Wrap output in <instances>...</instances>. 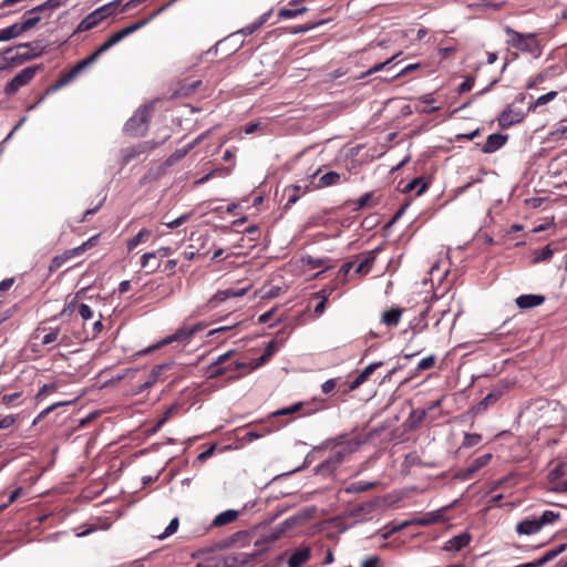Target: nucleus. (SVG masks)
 Returning <instances> with one entry per match:
<instances>
[{"mask_svg":"<svg viewBox=\"0 0 567 567\" xmlns=\"http://www.w3.org/2000/svg\"><path fill=\"white\" fill-rule=\"evenodd\" d=\"M200 84H202V82L199 80L193 81L189 83L187 81L181 82L179 89L175 91L174 95L188 96V95L193 94Z\"/></svg>","mask_w":567,"mask_h":567,"instance_id":"obj_34","label":"nucleus"},{"mask_svg":"<svg viewBox=\"0 0 567 567\" xmlns=\"http://www.w3.org/2000/svg\"><path fill=\"white\" fill-rule=\"evenodd\" d=\"M402 52H398L395 53L394 55H392L390 59L385 60L384 62H380V63H377L375 65H373L372 68H370L368 71L363 72L359 79H364L371 74H374L381 70H383L386 65L391 64L392 62H394L400 55H401Z\"/></svg>","mask_w":567,"mask_h":567,"instance_id":"obj_35","label":"nucleus"},{"mask_svg":"<svg viewBox=\"0 0 567 567\" xmlns=\"http://www.w3.org/2000/svg\"><path fill=\"white\" fill-rule=\"evenodd\" d=\"M190 217V214H185V215H182L179 216L178 218L172 220V221H167L165 223V225L171 228V229H174V228H177L179 227L181 225H183L185 221H187Z\"/></svg>","mask_w":567,"mask_h":567,"instance_id":"obj_64","label":"nucleus"},{"mask_svg":"<svg viewBox=\"0 0 567 567\" xmlns=\"http://www.w3.org/2000/svg\"><path fill=\"white\" fill-rule=\"evenodd\" d=\"M383 365V362L382 361H378V362H373L371 364H369L368 367H365L358 375L357 378L362 382H367L369 380V378L371 377V374L380 367Z\"/></svg>","mask_w":567,"mask_h":567,"instance_id":"obj_39","label":"nucleus"},{"mask_svg":"<svg viewBox=\"0 0 567 567\" xmlns=\"http://www.w3.org/2000/svg\"><path fill=\"white\" fill-rule=\"evenodd\" d=\"M59 334H60V329L59 328H55V329H51L48 333H45L42 338V344L43 346H47V344H51L53 342H55L59 338Z\"/></svg>","mask_w":567,"mask_h":567,"instance_id":"obj_54","label":"nucleus"},{"mask_svg":"<svg viewBox=\"0 0 567 567\" xmlns=\"http://www.w3.org/2000/svg\"><path fill=\"white\" fill-rule=\"evenodd\" d=\"M156 258V252H146L141 258V265L143 268L150 267V272H154L159 268V264L151 265V259Z\"/></svg>","mask_w":567,"mask_h":567,"instance_id":"obj_46","label":"nucleus"},{"mask_svg":"<svg viewBox=\"0 0 567 567\" xmlns=\"http://www.w3.org/2000/svg\"><path fill=\"white\" fill-rule=\"evenodd\" d=\"M507 142V135L499 133L491 134L486 143L481 147V151L485 154H491L499 150Z\"/></svg>","mask_w":567,"mask_h":567,"instance_id":"obj_17","label":"nucleus"},{"mask_svg":"<svg viewBox=\"0 0 567 567\" xmlns=\"http://www.w3.org/2000/svg\"><path fill=\"white\" fill-rule=\"evenodd\" d=\"M175 0H172L171 2L164 4L157 11L153 12L150 17L140 20L135 23H132L117 32H114L111 34L92 54H90L87 58L79 61L72 69H70L66 72H63L59 80L50 85L45 90V94L54 93L55 91L62 89L63 86L71 83L83 70H85L89 65L93 64L99 56L110 50L112 47L117 44L120 41L132 34L133 32L140 30L144 25H146L152 19H154L158 13L164 11L167 7H169Z\"/></svg>","mask_w":567,"mask_h":567,"instance_id":"obj_1","label":"nucleus"},{"mask_svg":"<svg viewBox=\"0 0 567 567\" xmlns=\"http://www.w3.org/2000/svg\"><path fill=\"white\" fill-rule=\"evenodd\" d=\"M475 79L473 76H466L465 80L458 85L457 93L463 94L472 90Z\"/></svg>","mask_w":567,"mask_h":567,"instance_id":"obj_57","label":"nucleus"},{"mask_svg":"<svg viewBox=\"0 0 567 567\" xmlns=\"http://www.w3.org/2000/svg\"><path fill=\"white\" fill-rule=\"evenodd\" d=\"M96 240H97V236H93V237L89 238L86 241H84L82 245L73 248L72 252L75 255V257L80 256L85 250L92 248L95 245Z\"/></svg>","mask_w":567,"mask_h":567,"instance_id":"obj_49","label":"nucleus"},{"mask_svg":"<svg viewBox=\"0 0 567 567\" xmlns=\"http://www.w3.org/2000/svg\"><path fill=\"white\" fill-rule=\"evenodd\" d=\"M515 530L519 535H534L540 532L542 528L537 518H525L516 525Z\"/></svg>","mask_w":567,"mask_h":567,"instance_id":"obj_19","label":"nucleus"},{"mask_svg":"<svg viewBox=\"0 0 567 567\" xmlns=\"http://www.w3.org/2000/svg\"><path fill=\"white\" fill-rule=\"evenodd\" d=\"M491 460H492V454L487 453V454L481 455V456L476 457L475 460H473L471 465L477 472L482 467L486 466Z\"/></svg>","mask_w":567,"mask_h":567,"instance_id":"obj_53","label":"nucleus"},{"mask_svg":"<svg viewBox=\"0 0 567 567\" xmlns=\"http://www.w3.org/2000/svg\"><path fill=\"white\" fill-rule=\"evenodd\" d=\"M262 550H265V549L261 548L251 554H240L239 555L240 559L237 556H228L225 558V560L223 563H220V561L213 563L212 560L207 559V560L198 563L196 565V567H235L237 565H246L251 559L256 558Z\"/></svg>","mask_w":567,"mask_h":567,"instance_id":"obj_12","label":"nucleus"},{"mask_svg":"<svg viewBox=\"0 0 567 567\" xmlns=\"http://www.w3.org/2000/svg\"><path fill=\"white\" fill-rule=\"evenodd\" d=\"M504 32L508 35L506 43L522 52L533 53L538 49L536 33H520L509 25L504 27Z\"/></svg>","mask_w":567,"mask_h":567,"instance_id":"obj_4","label":"nucleus"},{"mask_svg":"<svg viewBox=\"0 0 567 567\" xmlns=\"http://www.w3.org/2000/svg\"><path fill=\"white\" fill-rule=\"evenodd\" d=\"M349 453L350 451L346 446H339L332 450L330 455L316 467V474L322 476L331 475Z\"/></svg>","mask_w":567,"mask_h":567,"instance_id":"obj_7","label":"nucleus"},{"mask_svg":"<svg viewBox=\"0 0 567 567\" xmlns=\"http://www.w3.org/2000/svg\"><path fill=\"white\" fill-rule=\"evenodd\" d=\"M152 107L142 106L133 114L131 118L124 125V131L131 136H143L146 134L148 128V121L151 117Z\"/></svg>","mask_w":567,"mask_h":567,"instance_id":"obj_5","label":"nucleus"},{"mask_svg":"<svg viewBox=\"0 0 567 567\" xmlns=\"http://www.w3.org/2000/svg\"><path fill=\"white\" fill-rule=\"evenodd\" d=\"M380 250H381V247H378L373 250L365 252L363 259L360 261V264L355 268V274H358V275L369 274L372 268L373 262L375 261L377 254Z\"/></svg>","mask_w":567,"mask_h":567,"instance_id":"obj_20","label":"nucleus"},{"mask_svg":"<svg viewBox=\"0 0 567 567\" xmlns=\"http://www.w3.org/2000/svg\"><path fill=\"white\" fill-rule=\"evenodd\" d=\"M471 539L472 537L468 533H461L445 542L443 549L446 551H458L466 547L470 544Z\"/></svg>","mask_w":567,"mask_h":567,"instance_id":"obj_16","label":"nucleus"},{"mask_svg":"<svg viewBox=\"0 0 567 567\" xmlns=\"http://www.w3.org/2000/svg\"><path fill=\"white\" fill-rule=\"evenodd\" d=\"M96 240H97V236H93V237L89 238L86 241H84L82 245L73 248L72 252L75 255V257L80 256L85 250L92 248L95 245Z\"/></svg>","mask_w":567,"mask_h":567,"instance_id":"obj_50","label":"nucleus"},{"mask_svg":"<svg viewBox=\"0 0 567 567\" xmlns=\"http://www.w3.org/2000/svg\"><path fill=\"white\" fill-rule=\"evenodd\" d=\"M200 329V327L198 324H195L190 328H181L178 330H176L175 333H173L172 336H168L166 337L165 339L161 340L158 343L152 346V347H148L144 350H142L140 353L141 354H147L154 350H157L164 346H167V344H171L172 342H186L188 341L198 330Z\"/></svg>","mask_w":567,"mask_h":567,"instance_id":"obj_10","label":"nucleus"},{"mask_svg":"<svg viewBox=\"0 0 567 567\" xmlns=\"http://www.w3.org/2000/svg\"><path fill=\"white\" fill-rule=\"evenodd\" d=\"M244 45V40H238L235 38L234 40L229 41L227 44L223 45L219 50L226 55H230L235 52H237L240 48Z\"/></svg>","mask_w":567,"mask_h":567,"instance_id":"obj_41","label":"nucleus"},{"mask_svg":"<svg viewBox=\"0 0 567 567\" xmlns=\"http://www.w3.org/2000/svg\"><path fill=\"white\" fill-rule=\"evenodd\" d=\"M65 2L66 0H47L41 3V7L47 12V17L50 18L51 12L65 4Z\"/></svg>","mask_w":567,"mask_h":567,"instance_id":"obj_44","label":"nucleus"},{"mask_svg":"<svg viewBox=\"0 0 567 567\" xmlns=\"http://www.w3.org/2000/svg\"><path fill=\"white\" fill-rule=\"evenodd\" d=\"M96 240H97V236H93V237L89 238L86 241H84L82 245L73 248L72 252L75 255V257L80 256L85 250L92 248L95 245Z\"/></svg>","mask_w":567,"mask_h":567,"instance_id":"obj_51","label":"nucleus"},{"mask_svg":"<svg viewBox=\"0 0 567 567\" xmlns=\"http://www.w3.org/2000/svg\"><path fill=\"white\" fill-rule=\"evenodd\" d=\"M300 190H301V186H299V185H290L285 188V193H287L289 195L287 204H286V208H288L291 205L297 203V200L299 199Z\"/></svg>","mask_w":567,"mask_h":567,"instance_id":"obj_40","label":"nucleus"},{"mask_svg":"<svg viewBox=\"0 0 567 567\" xmlns=\"http://www.w3.org/2000/svg\"><path fill=\"white\" fill-rule=\"evenodd\" d=\"M42 69V64L24 68L6 84L4 93L7 95L16 94L20 87L27 85L35 76L38 71Z\"/></svg>","mask_w":567,"mask_h":567,"instance_id":"obj_8","label":"nucleus"},{"mask_svg":"<svg viewBox=\"0 0 567 567\" xmlns=\"http://www.w3.org/2000/svg\"><path fill=\"white\" fill-rule=\"evenodd\" d=\"M42 13L47 16V12L42 9L41 4L27 10L23 14V21L19 23L23 32L34 28L41 21Z\"/></svg>","mask_w":567,"mask_h":567,"instance_id":"obj_14","label":"nucleus"},{"mask_svg":"<svg viewBox=\"0 0 567 567\" xmlns=\"http://www.w3.org/2000/svg\"><path fill=\"white\" fill-rule=\"evenodd\" d=\"M145 234H148V231L146 229H142L133 238H131L127 243L128 250H132L133 248H135L142 241L143 236Z\"/></svg>","mask_w":567,"mask_h":567,"instance_id":"obj_61","label":"nucleus"},{"mask_svg":"<svg viewBox=\"0 0 567 567\" xmlns=\"http://www.w3.org/2000/svg\"><path fill=\"white\" fill-rule=\"evenodd\" d=\"M22 33L24 32L20 24L13 23L12 25L0 30V42L11 40L13 38L21 35Z\"/></svg>","mask_w":567,"mask_h":567,"instance_id":"obj_33","label":"nucleus"},{"mask_svg":"<svg viewBox=\"0 0 567 567\" xmlns=\"http://www.w3.org/2000/svg\"><path fill=\"white\" fill-rule=\"evenodd\" d=\"M403 310L400 308H392L382 315V322L388 327H395L400 322Z\"/></svg>","mask_w":567,"mask_h":567,"instance_id":"obj_26","label":"nucleus"},{"mask_svg":"<svg viewBox=\"0 0 567 567\" xmlns=\"http://www.w3.org/2000/svg\"><path fill=\"white\" fill-rule=\"evenodd\" d=\"M525 118V113L522 111L513 110L512 105H508L502 111L497 121L502 128H508L516 123H520Z\"/></svg>","mask_w":567,"mask_h":567,"instance_id":"obj_13","label":"nucleus"},{"mask_svg":"<svg viewBox=\"0 0 567 567\" xmlns=\"http://www.w3.org/2000/svg\"><path fill=\"white\" fill-rule=\"evenodd\" d=\"M381 558L377 555L367 557L362 564L361 567H381Z\"/></svg>","mask_w":567,"mask_h":567,"instance_id":"obj_62","label":"nucleus"},{"mask_svg":"<svg viewBox=\"0 0 567 567\" xmlns=\"http://www.w3.org/2000/svg\"><path fill=\"white\" fill-rule=\"evenodd\" d=\"M96 240H97V236H93V237L89 238L86 241H84L82 245L73 248L72 252L75 255V257L80 256L85 250L92 248L95 245Z\"/></svg>","mask_w":567,"mask_h":567,"instance_id":"obj_48","label":"nucleus"},{"mask_svg":"<svg viewBox=\"0 0 567 567\" xmlns=\"http://www.w3.org/2000/svg\"><path fill=\"white\" fill-rule=\"evenodd\" d=\"M272 14V10H269L265 13H262L256 21H254L252 23L228 34L227 37H225L224 39L217 41L215 43V45H213L208 51L207 53H210V52H214L215 54L218 53V50L227 44L229 41L234 40L235 38H238L239 35H243V37H247V35H250L252 33H255L256 31H258L268 20L269 18L271 17Z\"/></svg>","mask_w":567,"mask_h":567,"instance_id":"obj_6","label":"nucleus"},{"mask_svg":"<svg viewBox=\"0 0 567 567\" xmlns=\"http://www.w3.org/2000/svg\"><path fill=\"white\" fill-rule=\"evenodd\" d=\"M435 364V355L431 354L424 359H422L417 364V371L429 370L433 368Z\"/></svg>","mask_w":567,"mask_h":567,"instance_id":"obj_56","label":"nucleus"},{"mask_svg":"<svg viewBox=\"0 0 567 567\" xmlns=\"http://www.w3.org/2000/svg\"><path fill=\"white\" fill-rule=\"evenodd\" d=\"M167 138H168V136H166L161 142L145 141V142H141L136 145L124 148L122 151V164L127 165L134 158L154 151L157 146L163 144Z\"/></svg>","mask_w":567,"mask_h":567,"instance_id":"obj_11","label":"nucleus"},{"mask_svg":"<svg viewBox=\"0 0 567 567\" xmlns=\"http://www.w3.org/2000/svg\"><path fill=\"white\" fill-rule=\"evenodd\" d=\"M426 188L427 183L424 181V178L415 177L404 186L403 193H409L416 189V195L420 196L426 190Z\"/></svg>","mask_w":567,"mask_h":567,"instance_id":"obj_32","label":"nucleus"},{"mask_svg":"<svg viewBox=\"0 0 567 567\" xmlns=\"http://www.w3.org/2000/svg\"><path fill=\"white\" fill-rule=\"evenodd\" d=\"M483 437L478 433H465L461 447L471 449L478 445L482 442Z\"/></svg>","mask_w":567,"mask_h":567,"instance_id":"obj_36","label":"nucleus"},{"mask_svg":"<svg viewBox=\"0 0 567 567\" xmlns=\"http://www.w3.org/2000/svg\"><path fill=\"white\" fill-rule=\"evenodd\" d=\"M120 4V0L112 1L106 3L91 13H89L74 30L75 33L85 32L97 27L102 21L112 16L115 12L116 7Z\"/></svg>","mask_w":567,"mask_h":567,"instance_id":"obj_3","label":"nucleus"},{"mask_svg":"<svg viewBox=\"0 0 567 567\" xmlns=\"http://www.w3.org/2000/svg\"><path fill=\"white\" fill-rule=\"evenodd\" d=\"M449 507H450V506H447V507H443V508H441V509H439V511H435V512L430 513V514H429V517H427V518L420 519V520H419V524H421V525H427V524H432V523L439 522V520H440V518H441V517H442V515H443V512H445Z\"/></svg>","mask_w":567,"mask_h":567,"instance_id":"obj_52","label":"nucleus"},{"mask_svg":"<svg viewBox=\"0 0 567 567\" xmlns=\"http://www.w3.org/2000/svg\"><path fill=\"white\" fill-rule=\"evenodd\" d=\"M78 310H79V315L81 316V318L84 321L92 319L93 311L90 308V306H87L85 303H81V305H79Z\"/></svg>","mask_w":567,"mask_h":567,"instance_id":"obj_60","label":"nucleus"},{"mask_svg":"<svg viewBox=\"0 0 567 567\" xmlns=\"http://www.w3.org/2000/svg\"><path fill=\"white\" fill-rule=\"evenodd\" d=\"M239 513L235 509H227L220 514H218L214 520L212 526L219 527L226 524L233 523L238 518Z\"/></svg>","mask_w":567,"mask_h":567,"instance_id":"obj_25","label":"nucleus"},{"mask_svg":"<svg viewBox=\"0 0 567 567\" xmlns=\"http://www.w3.org/2000/svg\"><path fill=\"white\" fill-rule=\"evenodd\" d=\"M567 134V125L564 121L556 124L555 128L549 133V138L557 141L563 138Z\"/></svg>","mask_w":567,"mask_h":567,"instance_id":"obj_45","label":"nucleus"},{"mask_svg":"<svg viewBox=\"0 0 567 567\" xmlns=\"http://www.w3.org/2000/svg\"><path fill=\"white\" fill-rule=\"evenodd\" d=\"M231 353H233V351H228V352L219 355L216 359V361H214L209 365V368H208L209 378H216V377H219L225 373L226 369L220 368L219 365L223 364L224 362H226L228 360V358L231 355Z\"/></svg>","mask_w":567,"mask_h":567,"instance_id":"obj_24","label":"nucleus"},{"mask_svg":"<svg viewBox=\"0 0 567 567\" xmlns=\"http://www.w3.org/2000/svg\"><path fill=\"white\" fill-rule=\"evenodd\" d=\"M421 68L420 63H412L403 68L399 73H396L391 80L400 79L410 74L412 71H415Z\"/></svg>","mask_w":567,"mask_h":567,"instance_id":"obj_59","label":"nucleus"},{"mask_svg":"<svg viewBox=\"0 0 567 567\" xmlns=\"http://www.w3.org/2000/svg\"><path fill=\"white\" fill-rule=\"evenodd\" d=\"M172 364H173L172 362H167V363H163V364H157V365H155V367L152 369V371H151V373L148 374V377H147V378H148V379H150V380L155 384V383L158 381V379H159V377H161L162 372H163L164 370L169 369V368L172 367Z\"/></svg>","mask_w":567,"mask_h":567,"instance_id":"obj_43","label":"nucleus"},{"mask_svg":"<svg viewBox=\"0 0 567 567\" xmlns=\"http://www.w3.org/2000/svg\"><path fill=\"white\" fill-rule=\"evenodd\" d=\"M516 305L520 309H532L545 302L543 295H522L516 298Z\"/></svg>","mask_w":567,"mask_h":567,"instance_id":"obj_18","label":"nucleus"},{"mask_svg":"<svg viewBox=\"0 0 567 567\" xmlns=\"http://www.w3.org/2000/svg\"><path fill=\"white\" fill-rule=\"evenodd\" d=\"M296 523H297V518L296 517L287 518L278 527H276L269 535H267L262 540H257L255 543V546L259 547L264 543H274V542H276L277 539H279L281 537V535L285 532L291 529L295 526Z\"/></svg>","mask_w":567,"mask_h":567,"instance_id":"obj_15","label":"nucleus"},{"mask_svg":"<svg viewBox=\"0 0 567 567\" xmlns=\"http://www.w3.org/2000/svg\"><path fill=\"white\" fill-rule=\"evenodd\" d=\"M276 346L274 341H270L264 350V353L254 362L249 364L248 371L259 368L266 363L269 358L275 353Z\"/></svg>","mask_w":567,"mask_h":567,"instance_id":"obj_29","label":"nucleus"},{"mask_svg":"<svg viewBox=\"0 0 567 567\" xmlns=\"http://www.w3.org/2000/svg\"><path fill=\"white\" fill-rule=\"evenodd\" d=\"M247 290H248L247 288H243V289L229 288L226 290H220L209 300V303L213 306H216L217 303L223 302L228 298L241 297L247 292Z\"/></svg>","mask_w":567,"mask_h":567,"instance_id":"obj_21","label":"nucleus"},{"mask_svg":"<svg viewBox=\"0 0 567 567\" xmlns=\"http://www.w3.org/2000/svg\"><path fill=\"white\" fill-rule=\"evenodd\" d=\"M43 49L39 41L21 43L14 48H9L3 52V59L9 65H20L25 61L38 58Z\"/></svg>","mask_w":567,"mask_h":567,"instance_id":"obj_2","label":"nucleus"},{"mask_svg":"<svg viewBox=\"0 0 567 567\" xmlns=\"http://www.w3.org/2000/svg\"><path fill=\"white\" fill-rule=\"evenodd\" d=\"M378 505L379 499H373L365 502L363 504H359L351 509L350 515L359 516L361 514H371L378 507Z\"/></svg>","mask_w":567,"mask_h":567,"instance_id":"obj_31","label":"nucleus"},{"mask_svg":"<svg viewBox=\"0 0 567 567\" xmlns=\"http://www.w3.org/2000/svg\"><path fill=\"white\" fill-rule=\"evenodd\" d=\"M341 181V175L337 172L330 171L323 174L317 184V188H324L328 186L337 185Z\"/></svg>","mask_w":567,"mask_h":567,"instance_id":"obj_30","label":"nucleus"},{"mask_svg":"<svg viewBox=\"0 0 567 567\" xmlns=\"http://www.w3.org/2000/svg\"><path fill=\"white\" fill-rule=\"evenodd\" d=\"M75 257V255L72 252V249L65 250L63 254L58 255L52 258L49 271L54 272L58 269H60L69 259Z\"/></svg>","mask_w":567,"mask_h":567,"instance_id":"obj_27","label":"nucleus"},{"mask_svg":"<svg viewBox=\"0 0 567 567\" xmlns=\"http://www.w3.org/2000/svg\"><path fill=\"white\" fill-rule=\"evenodd\" d=\"M178 526H179L178 518L177 517L173 518L171 520V523L168 524V526L165 528L164 533L158 535L157 538L161 539V540L167 538L168 536H171L174 533H176V530L178 529Z\"/></svg>","mask_w":567,"mask_h":567,"instance_id":"obj_47","label":"nucleus"},{"mask_svg":"<svg viewBox=\"0 0 567 567\" xmlns=\"http://www.w3.org/2000/svg\"><path fill=\"white\" fill-rule=\"evenodd\" d=\"M509 389L507 382L497 383L476 405H474L470 413L476 416L486 411L491 405L495 404Z\"/></svg>","mask_w":567,"mask_h":567,"instance_id":"obj_9","label":"nucleus"},{"mask_svg":"<svg viewBox=\"0 0 567 567\" xmlns=\"http://www.w3.org/2000/svg\"><path fill=\"white\" fill-rule=\"evenodd\" d=\"M298 0H291L289 6L292 8H282L278 11V17L280 19H292L300 14H303L308 11L307 7H298Z\"/></svg>","mask_w":567,"mask_h":567,"instance_id":"obj_23","label":"nucleus"},{"mask_svg":"<svg viewBox=\"0 0 567 567\" xmlns=\"http://www.w3.org/2000/svg\"><path fill=\"white\" fill-rule=\"evenodd\" d=\"M377 486L375 482H353L342 491L347 494L363 493Z\"/></svg>","mask_w":567,"mask_h":567,"instance_id":"obj_28","label":"nucleus"},{"mask_svg":"<svg viewBox=\"0 0 567 567\" xmlns=\"http://www.w3.org/2000/svg\"><path fill=\"white\" fill-rule=\"evenodd\" d=\"M557 94H558L557 91H550L544 95H540L536 100V105L543 106V105L547 104L548 102L553 101L557 96Z\"/></svg>","mask_w":567,"mask_h":567,"instance_id":"obj_63","label":"nucleus"},{"mask_svg":"<svg viewBox=\"0 0 567 567\" xmlns=\"http://www.w3.org/2000/svg\"><path fill=\"white\" fill-rule=\"evenodd\" d=\"M193 144H188L183 148L176 150L166 161L168 165H173L176 162L181 161L186 154L193 148Z\"/></svg>","mask_w":567,"mask_h":567,"instance_id":"obj_42","label":"nucleus"},{"mask_svg":"<svg viewBox=\"0 0 567 567\" xmlns=\"http://www.w3.org/2000/svg\"><path fill=\"white\" fill-rule=\"evenodd\" d=\"M303 405L305 404L302 402H297V403H295V404H292L290 406L282 408V409H279V410L272 412L271 416L278 417V416L291 415L293 413H297V412L301 411Z\"/></svg>","mask_w":567,"mask_h":567,"instance_id":"obj_37","label":"nucleus"},{"mask_svg":"<svg viewBox=\"0 0 567 567\" xmlns=\"http://www.w3.org/2000/svg\"><path fill=\"white\" fill-rule=\"evenodd\" d=\"M373 196V193L369 192V193H365L363 194L357 202H355V206L353 208V210H360L367 206L370 205V200Z\"/></svg>","mask_w":567,"mask_h":567,"instance_id":"obj_55","label":"nucleus"},{"mask_svg":"<svg viewBox=\"0 0 567 567\" xmlns=\"http://www.w3.org/2000/svg\"><path fill=\"white\" fill-rule=\"evenodd\" d=\"M560 514L553 512V511H545L538 518V524L540 528H543L545 525L553 524L557 519H559Z\"/></svg>","mask_w":567,"mask_h":567,"instance_id":"obj_38","label":"nucleus"},{"mask_svg":"<svg viewBox=\"0 0 567 567\" xmlns=\"http://www.w3.org/2000/svg\"><path fill=\"white\" fill-rule=\"evenodd\" d=\"M311 557V549L309 547H303L298 549L291 554L288 559V567H301L306 561H308Z\"/></svg>","mask_w":567,"mask_h":567,"instance_id":"obj_22","label":"nucleus"},{"mask_svg":"<svg viewBox=\"0 0 567 567\" xmlns=\"http://www.w3.org/2000/svg\"><path fill=\"white\" fill-rule=\"evenodd\" d=\"M554 251L550 248V245L545 246L539 254L535 257L534 262H539L549 259L553 256Z\"/></svg>","mask_w":567,"mask_h":567,"instance_id":"obj_58","label":"nucleus"}]
</instances>
